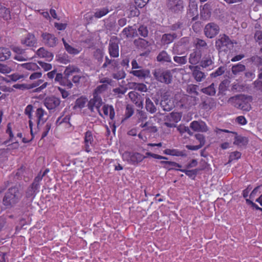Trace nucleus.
Returning <instances> with one entry per match:
<instances>
[{"label": "nucleus", "instance_id": "nucleus-1", "mask_svg": "<svg viewBox=\"0 0 262 262\" xmlns=\"http://www.w3.org/2000/svg\"><path fill=\"white\" fill-rule=\"evenodd\" d=\"M252 97L250 96L239 95L229 99V102L235 107L243 111L249 112L251 110V102Z\"/></svg>", "mask_w": 262, "mask_h": 262}, {"label": "nucleus", "instance_id": "nucleus-2", "mask_svg": "<svg viewBox=\"0 0 262 262\" xmlns=\"http://www.w3.org/2000/svg\"><path fill=\"white\" fill-rule=\"evenodd\" d=\"M20 197L21 194L17 188H11L5 193L3 203L7 207H12L19 201Z\"/></svg>", "mask_w": 262, "mask_h": 262}, {"label": "nucleus", "instance_id": "nucleus-3", "mask_svg": "<svg viewBox=\"0 0 262 262\" xmlns=\"http://www.w3.org/2000/svg\"><path fill=\"white\" fill-rule=\"evenodd\" d=\"M122 159L132 165H136L142 162L146 157L140 153L137 152L125 151L123 153Z\"/></svg>", "mask_w": 262, "mask_h": 262}, {"label": "nucleus", "instance_id": "nucleus-4", "mask_svg": "<svg viewBox=\"0 0 262 262\" xmlns=\"http://www.w3.org/2000/svg\"><path fill=\"white\" fill-rule=\"evenodd\" d=\"M24 77L23 75L19 74L18 73H14L9 76L8 78H5L0 76V90L6 92H10L12 91V89L10 87L5 85L4 83H8L11 81H16L20 79L23 78Z\"/></svg>", "mask_w": 262, "mask_h": 262}, {"label": "nucleus", "instance_id": "nucleus-5", "mask_svg": "<svg viewBox=\"0 0 262 262\" xmlns=\"http://www.w3.org/2000/svg\"><path fill=\"white\" fill-rule=\"evenodd\" d=\"M154 75L156 79L161 82L165 83H169L171 81L172 75L168 70L158 69L155 70Z\"/></svg>", "mask_w": 262, "mask_h": 262}, {"label": "nucleus", "instance_id": "nucleus-6", "mask_svg": "<svg viewBox=\"0 0 262 262\" xmlns=\"http://www.w3.org/2000/svg\"><path fill=\"white\" fill-rule=\"evenodd\" d=\"M176 99L181 98L180 102L182 107L188 108L196 103L195 98L192 96H189L185 94H178L175 96Z\"/></svg>", "mask_w": 262, "mask_h": 262}, {"label": "nucleus", "instance_id": "nucleus-7", "mask_svg": "<svg viewBox=\"0 0 262 262\" xmlns=\"http://www.w3.org/2000/svg\"><path fill=\"white\" fill-rule=\"evenodd\" d=\"M102 99L100 96L96 94H93V98L91 99L88 103V107L91 111L96 108L101 116H103L100 107L102 105Z\"/></svg>", "mask_w": 262, "mask_h": 262}, {"label": "nucleus", "instance_id": "nucleus-8", "mask_svg": "<svg viewBox=\"0 0 262 262\" xmlns=\"http://www.w3.org/2000/svg\"><path fill=\"white\" fill-rule=\"evenodd\" d=\"M219 31L220 28L219 26L214 23H208L204 28L205 35L210 38L215 36L219 33Z\"/></svg>", "mask_w": 262, "mask_h": 262}, {"label": "nucleus", "instance_id": "nucleus-9", "mask_svg": "<svg viewBox=\"0 0 262 262\" xmlns=\"http://www.w3.org/2000/svg\"><path fill=\"white\" fill-rule=\"evenodd\" d=\"M167 7L171 12L179 13L183 9V2L182 0H168Z\"/></svg>", "mask_w": 262, "mask_h": 262}, {"label": "nucleus", "instance_id": "nucleus-10", "mask_svg": "<svg viewBox=\"0 0 262 262\" xmlns=\"http://www.w3.org/2000/svg\"><path fill=\"white\" fill-rule=\"evenodd\" d=\"M84 149L89 152L95 144L93 134L91 131L85 132L84 138Z\"/></svg>", "mask_w": 262, "mask_h": 262}, {"label": "nucleus", "instance_id": "nucleus-11", "mask_svg": "<svg viewBox=\"0 0 262 262\" xmlns=\"http://www.w3.org/2000/svg\"><path fill=\"white\" fill-rule=\"evenodd\" d=\"M41 37L45 44L50 47H55L57 44L58 39L53 34L47 32L43 33Z\"/></svg>", "mask_w": 262, "mask_h": 262}, {"label": "nucleus", "instance_id": "nucleus-12", "mask_svg": "<svg viewBox=\"0 0 262 262\" xmlns=\"http://www.w3.org/2000/svg\"><path fill=\"white\" fill-rule=\"evenodd\" d=\"M37 39L34 34L29 33L21 39V43L25 46L33 47L37 45Z\"/></svg>", "mask_w": 262, "mask_h": 262}, {"label": "nucleus", "instance_id": "nucleus-13", "mask_svg": "<svg viewBox=\"0 0 262 262\" xmlns=\"http://www.w3.org/2000/svg\"><path fill=\"white\" fill-rule=\"evenodd\" d=\"M60 103V100L55 97H49L45 99V105L49 110H53L58 107Z\"/></svg>", "mask_w": 262, "mask_h": 262}, {"label": "nucleus", "instance_id": "nucleus-14", "mask_svg": "<svg viewBox=\"0 0 262 262\" xmlns=\"http://www.w3.org/2000/svg\"><path fill=\"white\" fill-rule=\"evenodd\" d=\"M190 127L195 132H206L208 130L206 124L202 121H193L190 124Z\"/></svg>", "mask_w": 262, "mask_h": 262}, {"label": "nucleus", "instance_id": "nucleus-15", "mask_svg": "<svg viewBox=\"0 0 262 262\" xmlns=\"http://www.w3.org/2000/svg\"><path fill=\"white\" fill-rule=\"evenodd\" d=\"M188 15L193 17L192 20L196 19L198 15V5L194 0H189Z\"/></svg>", "mask_w": 262, "mask_h": 262}, {"label": "nucleus", "instance_id": "nucleus-16", "mask_svg": "<svg viewBox=\"0 0 262 262\" xmlns=\"http://www.w3.org/2000/svg\"><path fill=\"white\" fill-rule=\"evenodd\" d=\"M47 113L41 108H38L35 112V116L37 118V127L43 124L47 120Z\"/></svg>", "mask_w": 262, "mask_h": 262}, {"label": "nucleus", "instance_id": "nucleus-17", "mask_svg": "<svg viewBox=\"0 0 262 262\" xmlns=\"http://www.w3.org/2000/svg\"><path fill=\"white\" fill-rule=\"evenodd\" d=\"M161 105L163 110L170 111L174 107V102L172 99L165 97L161 101Z\"/></svg>", "mask_w": 262, "mask_h": 262}, {"label": "nucleus", "instance_id": "nucleus-18", "mask_svg": "<svg viewBox=\"0 0 262 262\" xmlns=\"http://www.w3.org/2000/svg\"><path fill=\"white\" fill-rule=\"evenodd\" d=\"M39 187V184L33 182L31 186L28 188L26 192V196L32 200L38 191Z\"/></svg>", "mask_w": 262, "mask_h": 262}, {"label": "nucleus", "instance_id": "nucleus-19", "mask_svg": "<svg viewBox=\"0 0 262 262\" xmlns=\"http://www.w3.org/2000/svg\"><path fill=\"white\" fill-rule=\"evenodd\" d=\"M100 111L103 115L102 117L109 116L112 120L114 118L115 112L112 106L104 105Z\"/></svg>", "mask_w": 262, "mask_h": 262}, {"label": "nucleus", "instance_id": "nucleus-20", "mask_svg": "<svg viewBox=\"0 0 262 262\" xmlns=\"http://www.w3.org/2000/svg\"><path fill=\"white\" fill-rule=\"evenodd\" d=\"M130 73L140 79L145 78L150 76V71L148 69L133 70Z\"/></svg>", "mask_w": 262, "mask_h": 262}, {"label": "nucleus", "instance_id": "nucleus-21", "mask_svg": "<svg viewBox=\"0 0 262 262\" xmlns=\"http://www.w3.org/2000/svg\"><path fill=\"white\" fill-rule=\"evenodd\" d=\"M62 41L63 42L64 47L65 48L66 50L68 52V53L72 55H77L80 53L82 51V48L81 47H79L78 48H75L72 46L69 45L65 40L64 38L62 39Z\"/></svg>", "mask_w": 262, "mask_h": 262}, {"label": "nucleus", "instance_id": "nucleus-22", "mask_svg": "<svg viewBox=\"0 0 262 262\" xmlns=\"http://www.w3.org/2000/svg\"><path fill=\"white\" fill-rule=\"evenodd\" d=\"M36 54L41 58H45L47 61H51L53 58V54L47 51L44 48H39L37 51Z\"/></svg>", "mask_w": 262, "mask_h": 262}, {"label": "nucleus", "instance_id": "nucleus-23", "mask_svg": "<svg viewBox=\"0 0 262 262\" xmlns=\"http://www.w3.org/2000/svg\"><path fill=\"white\" fill-rule=\"evenodd\" d=\"M230 42V40L228 36L224 34L220 36V38L216 41L215 44L216 47L221 49L222 47H226Z\"/></svg>", "mask_w": 262, "mask_h": 262}, {"label": "nucleus", "instance_id": "nucleus-24", "mask_svg": "<svg viewBox=\"0 0 262 262\" xmlns=\"http://www.w3.org/2000/svg\"><path fill=\"white\" fill-rule=\"evenodd\" d=\"M201 58V54L200 51L197 50H194L191 53H190L189 62L191 64H195L198 63Z\"/></svg>", "mask_w": 262, "mask_h": 262}, {"label": "nucleus", "instance_id": "nucleus-25", "mask_svg": "<svg viewBox=\"0 0 262 262\" xmlns=\"http://www.w3.org/2000/svg\"><path fill=\"white\" fill-rule=\"evenodd\" d=\"M109 53L111 56L117 57L119 56V46L117 43L112 42L109 45Z\"/></svg>", "mask_w": 262, "mask_h": 262}, {"label": "nucleus", "instance_id": "nucleus-26", "mask_svg": "<svg viewBox=\"0 0 262 262\" xmlns=\"http://www.w3.org/2000/svg\"><path fill=\"white\" fill-rule=\"evenodd\" d=\"M122 33L126 37H134L137 35L136 29L133 27L125 28Z\"/></svg>", "mask_w": 262, "mask_h": 262}, {"label": "nucleus", "instance_id": "nucleus-27", "mask_svg": "<svg viewBox=\"0 0 262 262\" xmlns=\"http://www.w3.org/2000/svg\"><path fill=\"white\" fill-rule=\"evenodd\" d=\"M163 153L167 155H170L177 157H183L185 155L182 151L179 150L177 149H166L163 151Z\"/></svg>", "mask_w": 262, "mask_h": 262}, {"label": "nucleus", "instance_id": "nucleus-28", "mask_svg": "<svg viewBox=\"0 0 262 262\" xmlns=\"http://www.w3.org/2000/svg\"><path fill=\"white\" fill-rule=\"evenodd\" d=\"M11 55L8 48H0V61H5L9 59Z\"/></svg>", "mask_w": 262, "mask_h": 262}, {"label": "nucleus", "instance_id": "nucleus-29", "mask_svg": "<svg viewBox=\"0 0 262 262\" xmlns=\"http://www.w3.org/2000/svg\"><path fill=\"white\" fill-rule=\"evenodd\" d=\"M0 17L3 18L6 20H8L11 18L10 11L9 9L3 7H0Z\"/></svg>", "mask_w": 262, "mask_h": 262}, {"label": "nucleus", "instance_id": "nucleus-30", "mask_svg": "<svg viewBox=\"0 0 262 262\" xmlns=\"http://www.w3.org/2000/svg\"><path fill=\"white\" fill-rule=\"evenodd\" d=\"M210 7L208 4H205L201 10V15L205 19H207L210 16Z\"/></svg>", "mask_w": 262, "mask_h": 262}, {"label": "nucleus", "instance_id": "nucleus-31", "mask_svg": "<svg viewBox=\"0 0 262 262\" xmlns=\"http://www.w3.org/2000/svg\"><path fill=\"white\" fill-rule=\"evenodd\" d=\"M32 108H33V107L32 105H28L25 108V113L26 115H27L28 116L29 118L30 119L29 126L30 128V132H31L32 134L33 135L32 127H33V123L32 120V114H31V113L32 111Z\"/></svg>", "mask_w": 262, "mask_h": 262}, {"label": "nucleus", "instance_id": "nucleus-32", "mask_svg": "<svg viewBox=\"0 0 262 262\" xmlns=\"http://www.w3.org/2000/svg\"><path fill=\"white\" fill-rule=\"evenodd\" d=\"M109 12L110 10L107 7L97 9L94 13V17L96 18H100L106 15Z\"/></svg>", "mask_w": 262, "mask_h": 262}, {"label": "nucleus", "instance_id": "nucleus-33", "mask_svg": "<svg viewBox=\"0 0 262 262\" xmlns=\"http://www.w3.org/2000/svg\"><path fill=\"white\" fill-rule=\"evenodd\" d=\"M192 75L196 81L198 82L202 81L206 77V75L204 73L200 71V68L199 67H198V69L194 70Z\"/></svg>", "mask_w": 262, "mask_h": 262}, {"label": "nucleus", "instance_id": "nucleus-34", "mask_svg": "<svg viewBox=\"0 0 262 262\" xmlns=\"http://www.w3.org/2000/svg\"><path fill=\"white\" fill-rule=\"evenodd\" d=\"M157 60L159 61L168 62L171 61L170 56L166 52L163 51L157 56Z\"/></svg>", "mask_w": 262, "mask_h": 262}, {"label": "nucleus", "instance_id": "nucleus-35", "mask_svg": "<svg viewBox=\"0 0 262 262\" xmlns=\"http://www.w3.org/2000/svg\"><path fill=\"white\" fill-rule=\"evenodd\" d=\"M142 128H144V130H147L151 133H155L157 132V128L151 122H147L145 123H142L140 125Z\"/></svg>", "mask_w": 262, "mask_h": 262}, {"label": "nucleus", "instance_id": "nucleus-36", "mask_svg": "<svg viewBox=\"0 0 262 262\" xmlns=\"http://www.w3.org/2000/svg\"><path fill=\"white\" fill-rule=\"evenodd\" d=\"M145 103V107L147 111L149 112L151 114H154L156 112L157 108L156 106L149 98H146Z\"/></svg>", "mask_w": 262, "mask_h": 262}, {"label": "nucleus", "instance_id": "nucleus-37", "mask_svg": "<svg viewBox=\"0 0 262 262\" xmlns=\"http://www.w3.org/2000/svg\"><path fill=\"white\" fill-rule=\"evenodd\" d=\"M176 37L175 34H165L162 36V42L164 44H169Z\"/></svg>", "mask_w": 262, "mask_h": 262}, {"label": "nucleus", "instance_id": "nucleus-38", "mask_svg": "<svg viewBox=\"0 0 262 262\" xmlns=\"http://www.w3.org/2000/svg\"><path fill=\"white\" fill-rule=\"evenodd\" d=\"M87 102L88 99L86 98L81 97L76 100L74 107L79 108H83Z\"/></svg>", "mask_w": 262, "mask_h": 262}, {"label": "nucleus", "instance_id": "nucleus-39", "mask_svg": "<svg viewBox=\"0 0 262 262\" xmlns=\"http://www.w3.org/2000/svg\"><path fill=\"white\" fill-rule=\"evenodd\" d=\"M203 93L210 96H213L216 93L214 83H212L210 86L202 89Z\"/></svg>", "mask_w": 262, "mask_h": 262}, {"label": "nucleus", "instance_id": "nucleus-40", "mask_svg": "<svg viewBox=\"0 0 262 262\" xmlns=\"http://www.w3.org/2000/svg\"><path fill=\"white\" fill-rule=\"evenodd\" d=\"M247 143V138L242 136H236L234 141V144L238 146L245 145Z\"/></svg>", "mask_w": 262, "mask_h": 262}, {"label": "nucleus", "instance_id": "nucleus-41", "mask_svg": "<svg viewBox=\"0 0 262 262\" xmlns=\"http://www.w3.org/2000/svg\"><path fill=\"white\" fill-rule=\"evenodd\" d=\"M79 71V70L77 67L73 66H69L66 68L64 70V74L66 76L69 77L75 73H78Z\"/></svg>", "mask_w": 262, "mask_h": 262}, {"label": "nucleus", "instance_id": "nucleus-42", "mask_svg": "<svg viewBox=\"0 0 262 262\" xmlns=\"http://www.w3.org/2000/svg\"><path fill=\"white\" fill-rule=\"evenodd\" d=\"M245 70V66L242 64H236L232 66V72L234 75H237L240 72L244 71Z\"/></svg>", "mask_w": 262, "mask_h": 262}, {"label": "nucleus", "instance_id": "nucleus-43", "mask_svg": "<svg viewBox=\"0 0 262 262\" xmlns=\"http://www.w3.org/2000/svg\"><path fill=\"white\" fill-rule=\"evenodd\" d=\"M213 63V60L211 57L208 56L203 58L201 62V66L203 68H207Z\"/></svg>", "mask_w": 262, "mask_h": 262}, {"label": "nucleus", "instance_id": "nucleus-44", "mask_svg": "<svg viewBox=\"0 0 262 262\" xmlns=\"http://www.w3.org/2000/svg\"><path fill=\"white\" fill-rule=\"evenodd\" d=\"M21 65L24 68L30 71H36L39 68L38 65L34 62L25 63Z\"/></svg>", "mask_w": 262, "mask_h": 262}, {"label": "nucleus", "instance_id": "nucleus-45", "mask_svg": "<svg viewBox=\"0 0 262 262\" xmlns=\"http://www.w3.org/2000/svg\"><path fill=\"white\" fill-rule=\"evenodd\" d=\"M182 118V114L178 112H172L170 114V120L174 123L180 121Z\"/></svg>", "mask_w": 262, "mask_h": 262}, {"label": "nucleus", "instance_id": "nucleus-46", "mask_svg": "<svg viewBox=\"0 0 262 262\" xmlns=\"http://www.w3.org/2000/svg\"><path fill=\"white\" fill-rule=\"evenodd\" d=\"M12 71V68L8 65L0 64V73L6 74L10 73Z\"/></svg>", "mask_w": 262, "mask_h": 262}, {"label": "nucleus", "instance_id": "nucleus-47", "mask_svg": "<svg viewBox=\"0 0 262 262\" xmlns=\"http://www.w3.org/2000/svg\"><path fill=\"white\" fill-rule=\"evenodd\" d=\"M173 60L178 64H184L187 62V58L185 56H174Z\"/></svg>", "mask_w": 262, "mask_h": 262}, {"label": "nucleus", "instance_id": "nucleus-48", "mask_svg": "<svg viewBox=\"0 0 262 262\" xmlns=\"http://www.w3.org/2000/svg\"><path fill=\"white\" fill-rule=\"evenodd\" d=\"M125 77V73L123 70H120L117 73L113 74V77L116 79H121Z\"/></svg>", "mask_w": 262, "mask_h": 262}, {"label": "nucleus", "instance_id": "nucleus-49", "mask_svg": "<svg viewBox=\"0 0 262 262\" xmlns=\"http://www.w3.org/2000/svg\"><path fill=\"white\" fill-rule=\"evenodd\" d=\"M181 171L185 173L187 176L192 177H194L198 172V170L196 169H193V170H186V169H180Z\"/></svg>", "mask_w": 262, "mask_h": 262}, {"label": "nucleus", "instance_id": "nucleus-50", "mask_svg": "<svg viewBox=\"0 0 262 262\" xmlns=\"http://www.w3.org/2000/svg\"><path fill=\"white\" fill-rule=\"evenodd\" d=\"M138 31L142 36L144 37L147 36L148 30L146 27L144 26H140L138 29Z\"/></svg>", "mask_w": 262, "mask_h": 262}, {"label": "nucleus", "instance_id": "nucleus-51", "mask_svg": "<svg viewBox=\"0 0 262 262\" xmlns=\"http://www.w3.org/2000/svg\"><path fill=\"white\" fill-rule=\"evenodd\" d=\"M224 68L221 67L219 68L215 72L212 73L211 74V76L214 77H216L217 76L222 75L224 73Z\"/></svg>", "mask_w": 262, "mask_h": 262}, {"label": "nucleus", "instance_id": "nucleus-52", "mask_svg": "<svg viewBox=\"0 0 262 262\" xmlns=\"http://www.w3.org/2000/svg\"><path fill=\"white\" fill-rule=\"evenodd\" d=\"M135 89L140 91L145 92L147 91V87L146 85L143 83H138L135 84Z\"/></svg>", "mask_w": 262, "mask_h": 262}, {"label": "nucleus", "instance_id": "nucleus-53", "mask_svg": "<svg viewBox=\"0 0 262 262\" xmlns=\"http://www.w3.org/2000/svg\"><path fill=\"white\" fill-rule=\"evenodd\" d=\"M38 63L40 66L46 71H49L51 69L52 66L50 63H45L42 61H38Z\"/></svg>", "mask_w": 262, "mask_h": 262}, {"label": "nucleus", "instance_id": "nucleus-54", "mask_svg": "<svg viewBox=\"0 0 262 262\" xmlns=\"http://www.w3.org/2000/svg\"><path fill=\"white\" fill-rule=\"evenodd\" d=\"M14 59L19 61H26L28 59V57L25 54H18L14 56Z\"/></svg>", "mask_w": 262, "mask_h": 262}, {"label": "nucleus", "instance_id": "nucleus-55", "mask_svg": "<svg viewBox=\"0 0 262 262\" xmlns=\"http://www.w3.org/2000/svg\"><path fill=\"white\" fill-rule=\"evenodd\" d=\"M241 154L238 151H234L232 152L230 155V160H237L240 158Z\"/></svg>", "mask_w": 262, "mask_h": 262}, {"label": "nucleus", "instance_id": "nucleus-56", "mask_svg": "<svg viewBox=\"0 0 262 262\" xmlns=\"http://www.w3.org/2000/svg\"><path fill=\"white\" fill-rule=\"evenodd\" d=\"M255 38L258 43H262V31H257L255 34Z\"/></svg>", "mask_w": 262, "mask_h": 262}, {"label": "nucleus", "instance_id": "nucleus-57", "mask_svg": "<svg viewBox=\"0 0 262 262\" xmlns=\"http://www.w3.org/2000/svg\"><path fill=\"white\" fill-rule=\"evenodd\" d=\"M236 121L242 125H245L247 123L246 119L243 116L237 117L236 119Z\"/></svg>", "mask_w": 262, "mask_h": 262}, {"label": "nucleus", "instance_id": "nucleus-58", "mask_svg": "<svg viewBox=\"0 0 262 262\" xmlns=\"http://www.w3.org/2000/svg\"><path fill=\"white\" fill-rule=\"evenodd\" d=\"M106 89V85L102 84L97 87L94 94L98 95V94L101 93L102 91L105 90Z\"/></svg>", "mask_w": 262, "mask_h": 262}, {"label": "nucleus", "instance_id": "nucleus-59", "mask_svg": "<svg viewBox=\"0 0 262 262\" xmlns=\"http://www.w3.org/2000/svg\"><path fill=\"white\" fill-rule=\"evenodd\" d=\"M134 110L129 105H127L126 108L125 115L126 118H129L133 115Z\"/></svg>", "mask_w": 262, "mask_h": 262}, {"label": "nucleus", "instance_id": "nucleus-60", "mask_svg": "<svg viewBox=\"0 0 262 262\" xmlns=\"http://www.w3.org/2000/svg\"><path fill=\"white\" fill-rule=\"evenodd\" d=\"M195 138L197 140H198L200 142V145H201V146H203L205 144V138L203 135L201 134H196L195 135Z\"/></svg>", "mask_w": 262, "mask_h": 262}, {"label": "nucleus", "instance_id": "nucleus-61", "mask_svg": "<svg viewBox=\"0 0 262 262\" xmlns=\"http://www.w3.org/2000/svg\"><path fill=\"white\" fill-rule=\"evenodd\" d=\"M14 52H15L16 55L18 54H24L25 53V50L23 49L18 47H15L12 49Z\"/></svg>", "mask_w": 262, "mask_h": 262}, {"label": "nucleus", "instance_id": "nucleus-62", "mask_svg": "<svg viewBox=\"0 0 262 262\" xmlns=\"http://www.w3.org/2000/svg\"><path fill=\"white\" fill-rule=\"evenodd\" d=\"M197 86L195 85H189L187 88V91L189 93H193L194 94L197 95L198 93L196 92Z\"/></svg>", "mask_w": 262, "mask_h": 262}, {"label": "nucleus", "instance_id": "nucleus-63", "mask_svg": "<svg viewBox=\"0 0 262 262\" xmlns=\"http://www.w3.org/2000/svg\"><path fill=\"white\" fill-rule=\"evenodd\" d=\"M262 188V185L258 186L254 189V190L251 192L250 195V198H253L256 194L259 192V193L260 191H259L260 189Z\"/></svg>", "mask_w": 262, "mask_h": 262}, {"label": "nucleus", "instance_id": "nucleus-64", "mask_svg": "<svg viewBox=\"0 0 262 262\" xmlns=\"http://www.w3.org/2000/svg\"><path fill=\"white\" fill-rule=\"evenodd\" d=\"M42 74L40 72H34L30 76V79L31 80H34L38 78H39L41 77Z\"/></svg>", "mask_w": 262, "mask_h": 262}]
</instances>
